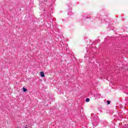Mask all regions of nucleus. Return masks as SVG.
<instances>
[{"label":"nucleus","mask_w":128,"mask_h":128,"mask_svg":"<svg viewBox=\"0 0 128 128\" xmlns=\"http://www.w3.org/2000/svg\"><path fill=\"white\" fill-rule=\"evenodd\" d=\"M22 90H23V92H28V89L24 88V87L22 88Z\"/></svg>","instance_id":"nucleus-5"},{"label":"nucleus","mask_w":128,"mask_h":128,"mask_svg":"<svg viewBox=\"0 0 128 128\" xmlns=\"http://www.w3.org/2000/svg\"><path fill=\"white\" fill-rule=\"evenodd\" d=\"M84 58H86V56H84Z\"/></svg>","instance_id":"nucleus-11"},{"label":"nucleus","mask_w":128,"mask_h":128,"mask_svg":"<svg viewBox=\"0 0 128 128\" xmlns=\"http://www.w3.org/2000/svg\"><path fill=\"white\" fill-rule=\"evenodd\" d=\"M102 22H104V24H106V22H108V20H106V18L102 19Z\"/></svg>","instance_id":"nucleus-4"},{"label":"nucleus","mask_w":128,"mask_h":128,"mask_svg":"<svg viewBox=\"0 0 128 128\" xmlns=\"http://www.w3.org/2000/svg\"><path fill=\"white\" fill-rule=\"evenodd\" d=\"M84 18L85 20H86V18H88V17L85 18Z\"/></svg>","instance_id":"nucleus-10"},{"label":"nucleus","mask_w":128,"mask_h":128,"mask_svg":"<svg viewBox=\"0 0 128 128\" xmlns=\"http://www.w3.org/2000/svg\"><path fill=\"white\" fill-rule=\"evenodd\" d=\"M25 128H28V125H26L25 127Z\"/></svg>","instance_id":"nucleus-8"},{"label":"nucleus","mask_w":128,"mask_h":128,"mask_svg":"<svg viewBox=\"0 0 128 128\" xmlns=\"http://www.w3.org/2000/svg\"><path fill=\"white\" fill-rule=\"evenodd\" d=\"M68 16H70V12H68Z\"/></svg>","instance_id":"nucleus-9"},{"label":"nucleus","mask_w":128,"mask_h":128,"mask_svg":"<svg viewBox=\"0 0 128 128\" xmlns=\"http://www.w3.org/2000/svg\"><path fill=\"white\" fill-rule=\"evenodd\" d=\"M110 104V101L108 100L107 101V104Z\"/></svg>","instance_id":"nucleus-6"},{"label":"nucleus","mask_w":128,"mask_h":128,"mask_svg":"<svg viewBox=\"0 0 128 128\" xmlns=\"http://www.w3.org/2000/svg\"><path fill=\"white\" fill-rule=\"evenodd\" d=\"M86 100L87 102H90V99L88 98H87Z\"/></svg>","instance_id":"nucleus-7"},{"label":"nucleus","mask_w":128,"mask_h":128,"mask_svg":"<svg viewBox=\"0 0 128 128\" xmlns=\"http://www.w3.org/2000/svg\"><path fill=\"white\" fill-rule=\"evenodd\" d=\"M110 30H114V26L112 25V23L110 22H109L108 26Z\"/></svg>","instance_id":"nucleus-2"},{"label":"nucleus","mask_w":128,"mask_h":128,"mask_svg":"<svg viewBox=\"0 0 128 128\" xmlns=\"http://www.w3.org/2000/svg\"><path fill=\"white\" fill-rule=\"evenodd\" d=\"M54 0H39V6H40V10L42 11V12H46V9L44 8V6L48 2H49L48 6H52L54 4Z\"/></svg>","instance_id":"nucleus-1"},{"label":"nucleus","mask_w":128,"mask_h":128,"mask_svg":"<svg viewBox=\"0 0 128 128\" xmlns=\"http://www.w3.org/2000/svg\"><path fill=\"white\" fill-rule=\"evenodd\" d=\"M40 74L42 78H44V72H40Z\"/></svg>","instance_id":"nucleus-3"}]
</instances>
